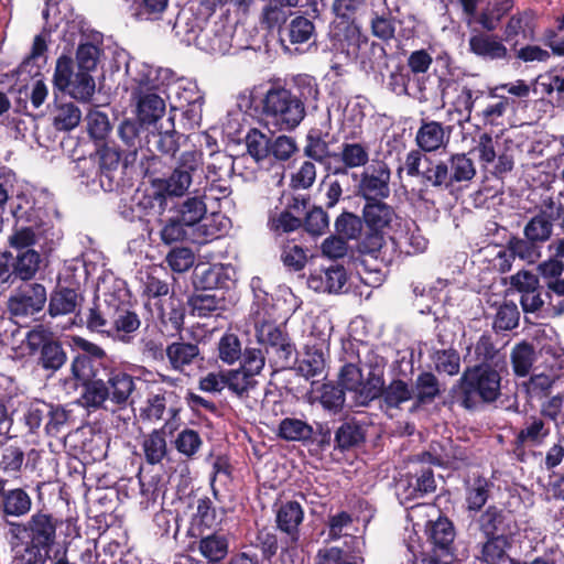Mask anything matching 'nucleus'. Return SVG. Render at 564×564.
I'll return each mask as SVG.
<instances>
[{"mask_svg": "<svg viewBox=\"0 0 564 564\" xmlns=\"http://www.w3.org/2000/svg\"><path fill=\"white\" fill-rule=\"evenodd\" d=\"M553 231V223L544 214H538L532 217L524 226V237L540 246L547 241Z\"/></svg>", "mask_w": 564, "mask_h": 564, "instance_id": "obj_57", "label": "nucleus"}, {"mask_svg": "<svg viewBox=\"0 0 564 564\" xmlns=\"http://www.w3.org/2000/svg\"><path fill=\"white\" fill-rule=\"evenodd\" d=\"M290 18V21L279 29L281 43L289 42L292 45L315 43L317 33L314 21L303 14H291Z\"/></svg>", "mask_w": 564, "mask_h": 564, "instance_id": "obj_26", "label": "nucleus"}, {"mask_svg": "<svg viewBox=\"0 0 564 564\" xmlns=\"http://www.w3.org/2000/svg\"><path fill=\"white\" fill-rule=\"evenodd\" d=\"M47 301L46 289L41 283H26L19 288L8 302L9 312L14 317H26L41 312Z\"/></svg>", "mask_w": 564, "mask_h": 564, "instance_id": "obj_19", "label": "nucleus"}, {"mask_svg": "<svg viewBox=\"0 0 564 564\" xmlns=\"http://www.w3.org/2000/svg\"><path fill=\"white\" fill-rule=\"evenodd\" d=\"M221 297L216 294L195 291L187 299L189 313L197 317H209L223 308Z\"/></svg>", "mask_w": 564, "mask_h": 564, "instance_id": "obj_47", "label": "nucleus"}, {"mask_svg": "<svg viewBox=\"0 0 564 564\" xmlns=\"http://www.w3.org/2000/svg\"><path fill=\"white\" fill-rule=\"evenodd\" d=\"M31 509L32 498L21 487L8 489L0 502V516L3 519L25 517L30 513Z\"/></svg>", "mask_w": 564, "mask_h": 564, "instance_id": "obj_36", "label": "nucleus"}, {"mask_svg": "<svg viewBox=\"0 0 564 564\" xmlns=\"http://www.w3.org/2000/svg\"><path fill=\"white\" fill-rule=\"evenodd\" d=\"M144 126L139 119H124L118 127V134L127 147L124 155L126 165H130L137 160L138 151L142 148L141 134L145 132Z\"/></svg>", "mask_w": 564, "mask_h": 564, "instance_id": "obj_35", "label": "nucleus"}, {"mask_svg": "<svg viewBox=\"0 0 564 564\" xmlns=\"http://www.w3.org/2000/svg\"><path fill=\"white\" fill-rule=\"evenodd\" d=\"M452 187L457 184H467L476 176V166L467 153L451 154L446 161Z\"/></svg>", "mask_w": 564, "mask_h": 564, "instance_id": "obj_41", "label": "nucleus"}, {"mask_svg": "<svg viewBox=\"0 0 564 564\" xmlns=\"http://www.w3.org/2000/svg\"><path fill=\"white\" fill-rule=\"evenodd\" d=\"M142 449L145 462L149 465L161 464L167 455V444L165 440V426L153 430L144 436Z\"/></svg>", "mask_w": 564, "mask_h": 564, "instance_id": "obj_46", "label": "nucleus"}, {"mask_svg": "<svg viewBox=\"0 0 564 564\" xmlns=\"http://www.w3.org/2000/svg\"><path fill=\"white\" fill-rule=\"evenodd\" d=\"M41 254L36 250H25L13 254V273L18 281L32 280L40 269Z\"/></svg>", "mask_w": 564, "mask_h": 564, "instance_id": "obj_49", "label": "nucleus"}, {"mask_svg": "<svg viewBox=\"0 0 564 564\" xmlns=\"http://www.w3.org/2000/svg\"><path fill=\"white\" fill-rule=\"evenodd\" d=\"M429 161V166L422 171L421 177L426 186L451 191L452 183L446 161Z\"/></svg>", "mask_w": 564, "mask_h": 564, "instance_id": "obj_52", "label": "nucleus"}, {"mask_svg": "<svg viewBox=\"0 0 564 564\" xmlns=\"http://www.w3.org/2000/svg\"><path fill=\"white\" fill-rule=\"evenodd\" d=\"M25 344L31 356L39 355L37 365L44 370L57 371L67 361L63 344L42 324L26 333Z\"/></svg>", "mask_w": 564, "mask_h": 564, "instance_id": "obj_7", "label": "nucleus"}, {"mask_svg": "<svg viewBox=\"0 0 564 564\" xmlns=\"http://www.w3.org/2000/svg\"><path fill=\"white\" fill-rule=\"evenodd\" d=\"M391 172L387 163L377 162L360 174L356 194L365 202L386 200L390 196Z\"/></svg>", "mask_w": 564, "mask_h": 564, "instance_id": "obj_14", "label": "nucleus"}, {"mask_svg": "<svg viewBox=\"0 0 564 564\" xmlns=\"http://www.w3.org/2000/svg\"><path fill=\"white\" fill-rule=\"evenodd\" d=\"M325 370V358L321 349L306 347L303 359L299 362L297 371L306 379L321 376Z\"/></svg>", "mask_w": 564, "mask_h": 564, "instance_id": "obj_59", "label": "nucleus"}, {"mask_svg": "<svg viewBox=\"0 0 564 564\" xmlns=\"http://www.w3.org/2000/svg\"><path fill=\"white\" fill-rule=\"evenodd\" d=\"M311 435L312 425L300 419L284 417L278 426V436L288 442H302L305 445Z\"/></svg>", "mask_w": 564, "mask_h": 564, "instance_id": "obj_50", "label": "nucleus"}, {"mask_svg": "<svg viewBox=\"0 0 564 564\" xmlns=\"http://www.w3.org/2000/svg\"><path fill=\"white\" fill-rule=\"evenodd\" d=\"M455 528L447 518H440L433 523L430 531V539L434 545L433 551L437 556L454 555Z\"/></svg>", "mask_w": 564, "mask_h": 564, "instance_id": "obj_38", "label": "nucleus"}, {"mask_svg": "<svg viewBox=\"0 0 564 564\" xmlns=\"http://www.w3.org/2000/svg\"><path fill=\"white\" fill-rule=\"evenodd\" d=\"M469 52L484 61H509L510 54L502 40L488 33H477L468 40Z\"/></svg>", "mask_w": 564, "mask_h": 564, "instance_id": "obj_28", "label": "nucleus"}, {"mask_svg": "<svg viewBox=\"0 0 564 564\" xmlns=\"http://www.w3.org/2000/svg\"><path fill=\"white\" fill-rule=\"evenodd\" d=\"M412 390V410H417L432 404L443 392V386L440 379L432 371H421L413 384Z\"/></svg>", "mask_w": 564, "mask_h": 564, "instance_id": "obj_29", "label": "nucleus"}, {"mask_svg": "<svg viewBox=\"0 0 564 564\" xmlns=\"http://www.w3.org/2000/svg\"><path fill=\"white\" fill-rule=\"evenodd\" d=\"M452 132V126H444L440 121L423 118L415 134V142L417 148L425 153L436 152L447 145Z\"/></svg>", "mask_w": 564, "mask_h": 564, "instance_id": "obj_23", "label": "nucleus"}, {"mask_svg": "<svg viewBox=\"0 0 564 564\" xmlns=\"http://www.w3.org/2000/svg\"><path fill=\"white\" fill-rule=\"evenodd\" d=\"M98 171L99 186L105 192H113L120 186L122 181L124 158L116 144L105 143L95 153Z\"/></svg>", "mask_w": 564, "mask_h": 564, "instance_id": "obj_16", "label": "nucleus"}, {"mask_svg": "<svg viewBox=\"0 0 564 564\" xmlns=\"http://www.w3.org/2000/svg\"><path fill=\"white\" fill-rule=\"evenodd\" d=\"M118 297L115 293H108L104 295V299L96 296L93 301L91 306L86 313V317L83 318L80 313H77V322H73L74 325L83 326L91 333H97L102 336H111V325L115 317V310Z\"/></svg>", "mask_w": 564, "mask_h": 564, "instance_id": "obj_15", "label": "nucleus"}, {"mask_svg": "<svg viewBox=\"0 0 564 564\" xmlns=\"http://www.w3.org/2000/svg\"><path fill=\"white\" fill-rule=\"evenodd\" d=\"M361 217L365 234L358 243V251L375 259L386 260V235L397 218L394 207L384 200L365 202Z\"/></svg>", "mask_w": 564, "mask_h": 564, "instance_id": "obj_5", "label": "nucleus"}, {"mask_svg": "<svg viewBox=\"0 0 564 564\" xmlns=\"http://www.w3.org/2000/svg\"><path fill=\"white\" fill-rule=\"evenodd\" d=\"M242 357L241 341L238 335L225 333L217 344V358L224 364L231 366Z\"/></svg>", "mask_w": 564, "mask_h": 564, "instance_id": "obj_56", "label": "nucleus"}, {"mask_svg": "<svg viewBox=\"0 0 564 564\" xmlns=\"http://www.w3.org/2000/svg\"><path fill=\"white\" fill-rule=\"evenodd\" d=\"M433 465H441V460L426 451L411 459L408 473L399 481L400 495L405 502L424 498L436 490Z\"/></svg>", "mask_w": 564, "mask_h": 564, "instance_id": "obj_6", "label": "nucleus"}, {"mask_svg": "<svg viewBox=\"0 0 564 564\" xmlns=\"http://www.w3.org/2000/svg\"><path fill=\"white\" fill-rule=\"evenodd\" d=\"M12 216L15 219V225L30 228L43 236H47V232L53 228L47 214L41 207L30 206L29 208H23L21 205H18L12 208Z\"/></svg>", "mask_w": 564, "mask_h": 564, "instance_id": "obj_32", "label": "nucleus"}, {"mask_svg": "<svg viewBox=\"0 0 564 564\" xmlns=\"http://www.w3.org/2000/svg\"><path fill=\"white\" fill-rule=\"evenodd\" d=\"M560 358L553 346L544 345L535 351L533 345L524 340L517 344L511 351L513 372L518 377H525L534 364H536L535 369L542 365L551 371L560 369Z\"/></svg>", "mask_w": 564, "mask_h": 564, "instance_id": "obj_11", "label": "nucleus"}, {"mask_svg": "<svg viewBox=\"0 0 564 564\" xmlns=\"http://www.w3.org/2000/svg\"><path fill=\"white\" fill-rule=\"evenodd\" d=\"M348 273L343 264L330 263L314 271L307 279L310 289L319 293L338 294L347 284Z\"/></svg>", "mask_w": 564, "mask_h": 564, "instance_id": "obj_21", "label": "nucleus"}, {"mask_svg": "<svg viewBox=\"0 0 564 564\" xmlns=\"http://www.w3.org/2000/svg\"><path fill=\"white\" fill-rule=\"evenodd\" d=\"M550 433V425L541 416L531 415L525 419L516 436L519 437V442L529 443V446H541Z\"/></svg>", "mask_w": 564, "mask_h": 564, "instance_id": "obj_44", "label": "nucleus"}, {"mask_svg": "<svg viewBox=\"0 0 564 564\" xmlns=\"http://www.w3.org/2000/svg\"><path fill=\"white\" fill-rule=\"evenodd\" d=\"M321 96L314 76L299 74L289 85H272L260 101V118L273 132L293 131L304 120L307 110H316Z\"/></svg>", "mask_w": 564, "mask_h": 564, "instance_id": "obj_1", "label": "nucleus"}, {"mask_svg": "<svg viewBox=\"0 0 564 564\" xmlns=\"http://www.w3.org/2000/svg\"><path fill=\"white\" fill-rule=\"evenodd\" d=\"M79 101H89L95 93V80L90 73L77 70L69 87L63 90Z\"/></svg>", "mask_w": 564, "mask_h": 564, "instance_id": "obj_61", "label": "nucleus"}, {"mask_svg": "<svg viewBox=\"0 0 564 564\" xmlns=\"http://www.w3.org/2000/svg\"><path fill=\"white\" fill-rule=\"evenodd\" d=\"M412 398L411 384L403 379L394 378L388 384H384L380 406L388 410L400 409L403 403L411 401Z\"/></svg>", "mask_w": 564, "mask_h": 564, "instance_id": "obj_42", "label": "nucleus"}, {"mask_svg": "<svg viewBox=\"0 0 564 564\" xmlns=\"http://www.w3.org/2000/svg\"><path fill=\"white\" fill-rule=\"evenodd\" d=\"M72 341L79 350L70 364V373L77 386L93 377L101 367L110 365L106 350L98 344L82 336H73Z\"/></svg>", "mask_w": 564, "mask_h": 564, "instance_id": "obj_8", "label": "nucleus"}, {"mask_svg": "<svg viewBox=\"0 0 564 564\" xmlns=\"http://www.w3.org/2000/svg\"><path fill=\"white\" fill-rule=\"evenodd\" d=\"M207 212L206 204L203 197L194 196L187 197L176 209V217L187 225L193 227L198 224Z\"/></svg>", "mask_w": 564, "mask_h": 564, "instance_id": "obj_54", "label": "nucleus"}, {"mask_svg": "<svg viewBox=\"0 0 564 564\" xmlns=\"http://www.w3.org/2000/svg\"><path fill=\"white\" fill-rule=\"evenodd\" d=\"M494 482L484 476H476L465 487V502L468 512H481L491 496Z\"/></svg>", "mask_w": 564, "mask_h": 564, "instance_id": "obj_37", "label": "nucleus"}, {"mask_svg": "<svg viewBox=\"0 0 564 564\" xmlns=\"http://www.w3.org/2000/svg\"><path fill=\"white\" fill-rule=\"evenodd\" d=\"M334 232L348 241L355 240L359 243L365 234L362 217L352 212L343 210L334 221Z\"/></svg>", "mask_w": 564, "mask_h": 564, "instance_id": "obj_45", "label": "nucleus"}, {"mask_svg": "<svg viewBox=\"0 0 564 564\" xmlns=\"http://www.w3.org/2000/svg\"><path fill=\"white\" fill-rule=\"evenodd\" d=\"M347 33V54L359 61L366 73H382L388 69V53L382 44L369 43L368 37L357 28H348Z\"/></svg>", "mask_w": 564, "mask_h": 564, "instance_id": "obj_9", "label": "nucleus"}, {"mask_svg": "<svg viewBox=\"0 0 564 564\" xmlns=\"http://www.w3.org/2000/svg\"><path fill=\"white\" fill-rule=\"evenodd\" d=\"M249 546L254 547L257 551L259 550L260 557L267 562H271L279 551L281 555L290 554V552H283L282 539H279L275 532L267 528L257 531L254 542Z\"/></svg>", "mask_w": 564, "mask_h": 564, "instance_id": "obj_48", "label": "nucleus"}, {"mask_svg": "<svg viewBox=\"0 0 564 564\" xmlns=\"http://www.w3.org/2000/svg\"><path fill=\"white\" fill-rule=\"evenodd\" d=\"M328 138V130L312 127L305 135L304 155L315 162L323 163L330 156Z\"/></svg>", "mask_w": 564, "mask_h": 564, "instance_id": "obj_39", "label": "nucleus"}, {"mask_svg": "<svg viewBox=\"0 0 564 564\" xmlns=\"http://www.w3.org/2000/svg\"><path fill=\"white\" fill-rule=\"evenodd\" d=\"M272 138L259 129H250L246 135L247 151L256 162H262L270 158Z\"/></svg>", "mask_w": 564, "mask_h": 564, "instance_id": "obj_58", "label": "nucleus"}, {"mask_svg": "<svg viewBox=\"0 0 564 564\" xmlns=\"http://www.w3.org/2000/svg\"><path fill=\"white\" fill-rule=\"evenodd\" d=\"M304 520V510L300 502L290 500L282 502L275 512L276 529L284 534L282 538L283 552L296 549L300 538V527Z\"/></svg>", "mask_w": 564, "mask_h": 564, "instance_id": "obj_18", "label": "nucleus"}, {"mask_svg": "<svg viewBox=\"0 0 564 564\" xmlns=\"http://www.w3.org/2000/svg\"><path fill=\"white\" fill-rule=\"evenodd\" d=\"M433 57L424 48L416 50L410 53L406 58L405 68L412 76V84L414 87L413 97L419 101H427V83L430 75L427 70L432 66Z\"/></svg>", "mask_w": 564, "mask_h": 564, "instance_id": "obj_22", "label": "nucleus"}, {"mask_svg": "<svg viewBox=\"0 0 564 564\" xmlns=\"http://www.w3.org/2000/svg\"><path fill=\"white\" fill-rule=\"evenodd\" d=\"M478 560L485 564H501L507 557V551L511 549L516 539L497 536H484Z\"/></svg>", "mask_w": 564, "mask_h": 564, "instance_id": "obj_43", "label": "nucleus"}, {"mask_svg": "<svg viewBox=\"0 0 564 564\" xmlns=\"http://www.w3.org/2000/svg\"><path fill=\"white\" fill-rule=\"evenodd\" d=\"M141 326V319L137 312L127 307L118 297L115 310V317L111 325V338L122 344L132 343L135 333Z\"/></svg>", "mask_w": 564, "mask_h": 564, "instance_id": "obj_27", "label": "nucleus"}, {"mask_svg": "<svg viewBox=\"0 0 564 564\" xmlns=\"http://www.w3.org/2000/svg\"><path fill=\"white\" fill-rule=\"evenodd\" d=\"M79 387L83 389L80 399L88 409H107V401L119 409L126 408L135 389L134 378L111 365L101 367Z\"/></svg>", "mask_w": 564, "mask_h": 564, "instance_id": "obj_4", "label": "nucleus"}, {"mask_svg": "<svg viewBox=\"0 0 564 564\" xmlns=\"http://www.w3.org/2000/svg\"><path fill=\"white\" fill-rule=\"evenodd\" d=\"M384 384L383 370L379 368L371 369L366 379H361V384L355 392L357 403L359 405L367 406L373 400H381Z\"/></svg>", "mask_w": 564, "mask_h": 564, "instance_id": "obj_40", "label": "nucleus"}, {"mask_svg": "<svg viewBox=\"0 0 564 564\" xmlns=\"http://www.w3.org/2000/svg\"><path fill=\"white\" fill-rule=\"evenodd\" d=\"M256 336L258 341L269 351L274 354V364L281 369L291 365L295 352V345L282 325L271 321H262L256 324Z\"/></svg>", "mask_w": 564, "mask_h": 564, "instance_id": "obj_10", "label": "nucleus"}, {"mask_svg": "<svg viewBox=\"0 0 564 564\" xmlns=\"http://www.w3.org/2000/svg\"><path fill=\"white\" fill-rule=\"evenodd\" d=\"M165 412L169 414L164 425L166 427L171 422L180 420L181 398L174 390L159 389L156 393L148 395L144 406L140 410V417L142 421L158 422L163 419Z\"/></svg>", "mask_w": 564, "mask_h": 564, "instance_id": "obj_17", "label": "nucleus"}, {"mask_svg": "<svg viewBox=\"0 0 564 564\" xmlns=\"http://www.w3.org/2000/svg\"><path fill=\"white\" fill-rule=\"evenodd\" d=\"M229 276L221 265H203L194 270L192 283L195 291L208 292L227 288Z\"/></svg>", "mask_w": 564, "mask_h": 564, "instance_id": "obj_33", "label": "nucleus"}, {"mask_svg": "<svg viewBox=\"0 0 564 564\" xmlns=\"http://www.w3.org/2000/svg\"><path fill=\"white\" fill-rule=\"evenodd\" d=\"M24 458L25 455L21 447L8 445L1 451L0 469L3 474L17 479L20 477Z\"/></svg>", "mask_w": 564, "mask_h": 564, "instance_id": "obj_60", "label": "nucleus"}, {"mask_svg": "<svg viewBox=\"0 0 564 564\" xmlns=\"http://www.w3.org/2000/svg\"><path fill=\"white\" fill-rule=\"evenodd\" d=\"M475 523L484 536L516 539L520 532L514 512L497 505H490L479 512Z\"/></svg>", "mask_w": 564, "mask_h": 564, "instance_id": "obj_12", "label": "nucleus"}, {"mask_svg": "<svg viewBox=\"0 0 564 564\" xmlns=\"http://www.w3.org/2000/svg\"><path fill=\"white\" fill-rule=\"evenodd\" d=\"M476 365H486L492 369L508 370L507 356L496 348L492 336L484 333L475 345Z\"/></svg>", "mask_w": 564, "mask_h": 564, "instance_id": "obj_34", "label": "nucleus"}, {"mask_svg": "<svg viewBox=\"0 0 564 564\" xmlns=\"http://www.w3.org/2000/svg\"><path fill=\"white\" fill-rule=\"evenodd\" d=\"M302 221L304 231L313 237H321L329 229V216L323 206H313L307 209Z\"/></svg>", "mask_w": 564, "mask_h": 564, "instance_id": "obj_55", "label": "nucleus"}, {"mask_svg": "<svg viewBox=\"0 0 564 564\" xmlns=\"http://www.w3.org/2000/svg\"><path fill=\"white\" fill-rule=\"evenodd\" d=\"M508 370L492 369L486 365L465 368L459 379L452 386L445 406L457 405L468 412H478L492 405L501 397V381Z\"/></svg>", "mask_w": 564, "mask_h": 564, "instance_id": "obj_3", "label": "nucleus"}, {"mask_svg": "<svg viewBox=\"0 0 564 564\" xmlns=\"http://www.w3.org/2000/svg\"><path fill=\"white\" fill-rule=\"evenodd\" d=\"M148 83H140L133 95L137 98V119L147 126L154 124L165 113V101Z\"/></svg>", "mask_w": 564, "mask_h": 564, "instance_id": "obj_24", "label": "nucleus"}, {"mask_svg": "<svg viewBox=\"0 0 564 564\" xmlns=\"http://www.w3.org/2000/svg\"><path fill=\"white\" fill-rule=\"evenodd\" d=\"M82 118V112L77 106L72 102L56 106L53 113V126L58 131H70L76 128Z\"/></svg>", "mask_w": 564, "mask_h": 564, "instance_id": "obj_63", "label": "nucleus"}, {"mask_svg": "<svg viewBox=\"0 0 564 564\" xmlns=\"http://www.w3.org/2000/svg\"><path fill=\"white\" fill-rule=\"evenodd\" d=\"M340 160L344 163L343 167H337L334 174H347L348 169L365 166L369 160V154L360 143H343Z\"/></svg>", "mask_w": 564, "mask_h": 564, "instance_id": "obj_53", "label": "nucleus"}, {"mask_svg": "<svg viewBox=\"0 0 564 564\" xmlns=\"http://www.w3.org/2000/svg\"><path fill=\"white\" fill-rule=\"evenodd\" d=\"M165 355L171 368L180 372L204 360L198 344L184 341L182 337L166 346Z\"/></svg>", "mask_w": 564, "mask_h": 564, "instance_id": "obj_30", "label": "nucleus"}, {"mask_svg": "<svg viewBox=\"0 0 564 564\" xmlns=\"http://www.w3.org/2000/svg\"><path fill=\"white\" fill-rule=\"evenodd\" d=\"M84 296L78 290L57 285L50 294L47 313L52 318L75 314L74 322H77L76 315L80 313V306Z\"/></svg>", "mask_w": 564, "mask_h": 564, "instance_id": "obj_25", "label": "nucleus"}, {"mask_svg": "<svg viewBox=\"0 0 564 564\" xmlns=\"http://www.w3.org/2000/svg\"><path fill=\"white\" fill-rule=\"evenodd\" d=\"M555 378H557V373L555 372H552L550 375H546L544 372L533 375L525 384V390L529 400L531 402H540L543 399L549 398Z\"/></svg>", "mask_w": 564, "mask_h": 564, "instance_id": "obj_62", "label": "nucleus"}, {"mask_svg": "<svg viewBox=\"0 0 564 564\" xmlns=\"http://www.w3.org/2000/svg\"><path fill=\"white\" fill-rule=\"evenodd\" d=\"M7 522L18 564H46L52 558L62 519L39 509L24 522Z\"/></svg>", "mask_w": 564, "mask_h": 564, "instance_id": "obj_2", "label": "nucleus"}, {"mask_svg": "<svg viewBox=\"0 0 564 564\" xmlns=\"http://www.w3.org/2000/svg\"><path fill=\"white\" fill-rule=\"evenodd\" d=\"M334 457H336L355 452L366 443L367 425L356 417H350L340 422L334 430Z\"/></svg>", "mask_w": 564, "mask_h": 564, "instance_id": "obj_20", "label": "nucleus"}, {"mask_svg": "<svg viewBox=\"0 0 564 564\" xmlns=\"http://www.w3.org/2000/svg\"><path fill=\"white\" fill-rule=\"evenodd\" d=\"M203 154L199 151H185L169 177L158 181V187L170 196H182L188 189L193 174L202 165Z\"/></svg>", "mask_w": 564, "mask_h": 564, "instance_id": "obj_13", "label": "nucleus"}, {"mask_svg": "<svg viewBox=\"0 0 564 564\" xmlns=\"http://www.w3.org/2000/svg\"><path fill=\"white\" fill-rule=\"evenodd\" d=\"M302 225V219L285 213L283 209L270 213L268 218V227L276 236L294 232L301 229Z\"/></svg>", "mask_w": 564, "mask_h": 564, "instance_id": "obj_64", "label": "nucleus"}, {"mask_svg": "<svg viewBox=\"0 0 564 564\" xmlns=\"http://www.w3.org/2000/svg\"><path fill=\"white\" fill-rule=\"evenodd\" d=\"M197 550L209 564H220L230 556L229 533L216 530L199 539Z\"/></svg>", "mask_w": 564, "mask_h": 564, "instance_id": "obj_31", "label": "nucleus"}, {"mask_svg": "<svg viewBox=\"0 0 564 564\" xmlns=\"http://www.w3.org/2000/svg\"><path fill=\"white\" fill-rule=\"evenodd\" d=\"M147 152L140 159V171L144 177L150 180L152 187H158L156 180L165 178L171 166L161 156L154 154L151 149H148Z\"/></svg>", "mask_w": 564, "mask_h": 564, "instance_id": "obj_51", "label": "nucleus"}]
</instances>
